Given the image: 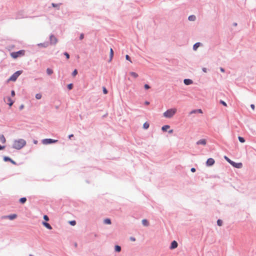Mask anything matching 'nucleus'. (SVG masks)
<instances>
[{"label":"nucleus","mask_w":256,"mask_h":256,"mask_svg":"<svg viewBox=\"0 0 256 256\" xmlns=\"http://www.w3.org/2000/svg\"><path fill=\"white\" fill-rule=\"evenodd\" d=\"M26 144V141L24 139L14 140L12 144V148L19 150Z\"/></svg>","instance_id":"nucleus-1"},{"label":"nucleus","mask_w":256,"mask_h":256,"mask_svg":"<svg viewBox=\"0 0 256 256\" xmlns=\"http://www.w3.org/2000/svg\"><path fill=\"white\" fill-rule=\"evenodd\" d=\"M22 70H20L14 72L8 80V82H16L18 77L22 73Z\"/></svg>","instance_id":"nucleus-2"},{"label":"nucleus","mask_w":256,"mask_h":256,"mask_svg":"<svg viewBox=\"0 0 256 256\" xmlns=\"http://www.w3.org/2000/svg\"><path fill=\"white\" fill-rule=\"evenodd\" d=\"M25 54V50H20L17 52H14L10 53V56L13 58H16L18 57L24 56Z\"/></svg>","instance_id":"nucleus-3"},{"label":"nucleus","mask_w":256,"mask_h":256,"mask_svg":"<svg viewBox=\"0 0 256 256\" xmlns=\"http://www.w3.org/2000/svg\"><path fill=\"white\" fill-rule=\"evenodd\" d=\"M176 113V110L174 109H168L164 113V116L166 118H171Z\"/></svg>","instance_id":"nucleus-4"},{"label":"nucleus","mask_w":256,"mask_h":256,"mask_svg":"<svg viewBox=\"0 0 256 256\" xmlns=\"http://www.w3.org/2000/svg\"><path fill=\"white\" fill-rule=\"evenodd\" d=\"M58 140H54L52 138H44L43 139L42 141V143L44 144H55L58 142Z\"/></svg>","instance_id":"nucleus-5"},{"label":"nucleus","mask_w":256,"mask_h":256,"mask_svg":"<svg viewBox=\"0 0 256 256\" xmlns=\"http://www.w3.org/2000/svg\"><path fill=\"white\" fill-rule=\"evenodd\" d=\"M57 38L54 34H50V36L49 44L54 45L57 43Z\"/></svg>","instance_id":"nucleus-6"},{"label":"nucleus","mask_w":256,"mask_h":256,"mask_svg":"<svg viewBox=\"0 0 256 256\" xmlns=\"http://www.w3.org/2000/svg\"><path fill=\"white\" fill-rule=\"evenodd\" d=\"M3 160L5 162H10L12 164L14 165H16L17 164L16 162L15 161H14L10 157L8 156H4L3 157Z\"/></svg>","instance_id":"nucleus-7"},{"label":"nucleus","mask_w":256,"mask_h":256,"mask_svg":"<svg viewBox=\"0 0 256 256\" xmlns=\"http://www.w3.org/2000/svg\"><path fill=\"white\" fill-rule=\"evenodd\" d=\"M215 163V160L213 158H208L206 162V166H211Z\"/></svg>","instance_id":"nucleus-8"},{"label":"nucleus","mask_w":256,"mask_h":256,"mask_svg":"<svg viewBox=\"0 0 256 256\" xmlns=\"http://www.w3.org/2000/svg\"><path fill=\"white\" fill-rule=\"evenodd\" d=\"M233 167L237 168H240L242 166V162H236L234 161L232 162L230 164Z\"/></svg>","instance_id":"nucleus-9"},{"label":"nucleus","mask_w":256,"mask_h":256,"mask_svg":"<svg viewBox=\"0 0 256 256\" xmlns=\"http://www.w3.org/2000/svg\"><path fill=\"white\" fill-rule=\"evenodd\" d=\"M26 17V14L22 11L19 12L16 15V19H20Z\"/></svg>","instance_id":"nucleus-10"},{"label":"nucleus","mask_w":256,"mask_h":256,"mask_svg":"<svg viewBox=\"0 0 256 256\" xmlns=\"http://www.w3.org/2000/svg\"><path fill=\"white\" fill-rule=\"evenodd\" d=\"M178 246V244L176 241L173 240L171 242L170 245V250H174Z\"/></svg>","instance_id":"nucleus-11"},{"label":"nucleus","mask_w":256,"mask_h":256,"mask_svg":"<svg viewBox=\"0 0 256 256\" xmlns=\"http://www.w3.org/2000/svg\"><path fill=\"white\" fill-rule=\"evenodd\" d=\"M184 83L186 86H188L193 84V81L191 79L185 78L184 80Z\"/></svg>","instance_id":"nucleus-12"},{"label":"nucleus","mask_w":256,"mask_h":256,"mask_svg":"<svg viewBox=\"0 0 256 256\" xmlns=\"http://www.w3.org/2000/svg\"><path fill=\"white\" fill-rule=\"evenodd\" d=\"M197 145L205 146L206 144V140L205 139H200L196 142Z\"/></svg>","instance_id":"nucleus-13"},{"label":"nucleus","mask_w":256,"mask_h":256,"mask_svg":"<svg viewBox=\"0 0 256 256\" xmlns=\"http://www.w3.org/2000/svg\"><path fill=\"white\" fill-rule=\"evenodd\" d=\"M49 46L48 42H45L42 43H40L38 44V46L42 47V48H47Z\"/></svg>","instance_id":"nucleus-14"},{"label":"nucleus","mask_w":256,"mask_h":256,"mask_svg":"<svg viewBox=\"0 0 256 256\" xmlns=\"http://www.w3.org/2000/svg\"><path fill=\"white\" fill-rule=\"evenodd\" d=\"M202 46V44L200 42H197L193 45L192 49L194 50H196L198 48Z\"/></svg>","instance_id":"nucleus-15"},{"label":"nucleus","mask_w":256,"mask_h":256,"mask_svg":"<svg viewBox=\"0 0 256 256\" xmlns=\"http://www.w3.org/2000/svg\"><path fill=\"white\" fill-rule=\"evenodd\" d=\"M42 225L45 226L46 228H48V230H52V226H51V225L46 222H42Z\"/></svg>","instance_id":"nucleus-16"},{"label":"nucleus","mask_w":256,"mask_h":256,"mask_svg":"<svg viewBox=\"0 0 256 256\" xmlns=\"http://www.w3.org/2000/svg\"><path fill=\"white\" fill-rule=\"evenodd\" d=\"M18 216L16 214H11L7 216L6 217L10 220H14L17 218Z\"/></svg>","instance_id":"nucleus-17"},{"label":"nucleus","mask_w":256,"mask_h":256,"mask_svg":"<svg viewBox=\"0 0 256 256\" xmlns=\"http://www.w3.org/2000/svg\"><path fill=\"white\" fill-rule=\"evenodd\" d=\"M170 126L169 125L166 124L164 125L162 127V130L164 132H166L168 130V128H170Z\"/></svg>","instance_id":"nucleus-18"},{"label":"nucleus","mask_w":256,"mask_h":256,"mask_svg":"<svg viewBox=\"0 0 256 256\" xmlns=\"http://www.w3.org/2000/svg\"><path fill=\"white\" fill-rule=\"evenodd\" d=\"M114 50L112 49V48H110V60H109L108 62H110L112 60L113 56H114Z\"/></svg>","instance_id":"nucleus-19"},{"label":"nucleus","mask_w":256,"mask_h":256,"mask_svg":"<svg viewBox=\"0 0 256 256\" xmlns=\"http://www.w3.org/2000/svg\"><path fill=\"white\" fill-rule=\"evenodd\" d=\"M52 6L54 8H56L57 10L60 9V6L62 4V3H58V4H55V3H52Z\"/></svg>","instance_id":"nucleus-20"},{"label":"nucleus","mask_w":256,"mask_h":256,"mask_svg":"<svg viewBox=\"0 0 256 256\" xmlns=\"http://www.w3.org/2000/svg\"><path fill=\"white\" fill-rule=\"evenodd\" d=\"M26 201V197H22L19 199L20 203L24 204Z\"/></svg>","instance_id":"nucleus-21"},{"label":"nucleus","mask_w":256,"mask_h":256,"mask_svg":"<svg viewBox=\"0 0 256 256\" xmlns=\"http://www.w3.org/2000/svg\"><path fill=\"white\" fill-rule=\"evenodd\" d=\"M121 250H122V248H121L120 246L118 245H116L114 246L115 252H119L121 251Z\"/></svg>","instance_id":"nucleus-22"},{"label":"nucleus","mask_w":256,"mask_h":256,"mask_svg":"<svg viewBox=\"0 0 256 256\" xmlns=\"http://www.w3.org/2000/svg\"><path fill=\"white\" fill-rule=\"evenodd\" d=\"M8 104L10 106H11L14 104V101L12 100V99L10 97L8 98Z\"/></svg>","instance_id":"nucleus-23"},{"label":"nucleus","mask_w":256,"mask_h":256,"mask_svg":"<svg viewBox=\"0 0 256 256\" xmlns=\"http://www.w3.org/2000/svg\"><path fill=\"white\" fill-rule=\"evenodd\" d=\"M0 141L2 144H4L6 142V138L3 134L0 135Z\"/></svg>","instance_id":"nucleus-24"},{"label":"nucleus","mask_w":256,"mask_h":256,"mask_svg":"<svg viewBox=\"0 0 256 256\" xmlns=\"http://www.w3.org/2000/svg\"><path fill=\"white\" fill-rule=\"evenodd\" d=\"M104 223L106 224H112L111 220L109 218H106L104 220Z\"/></svg>","instance_id":"nucleus-25"},{"label":"nucleus","mask_w":256,"mask_h":256,"mask_svg":"<svg viewBox=\"0 0 256 256\" xmlns=\"http://www.w3.org/2000/svg\"><path fill=\"white\" fill-rule=\"evenodd\" d=\"M142 224L144 226H148L149 225V222H148V220H146V219H143L142 220Z\"/></svg>","instance_id":"nucleus-26"},{"label":"nucleus","mask_w":256,"mask_h":256,"mask_svg":"<svg viewBox=\"0 0 256 256\" xmlns=\"http://www.w3.org/2000/svg\"><path fill=\"white\" fill-rule=\"evenodd\" d=\"M196 19V16L194 15H190L188 16V20L190 21H194Z\"/></svg>","instance_id":"nucleus-27"},{"label":"nucleus","mask_w":256,"mask_h":256,"mask_svg":"<svg viewBox=\"0 0 256 256\" xmlns=\"http://www.w3.org/2000/svg\"><path fill=\"white\" fill-rule=\"evenodd\" d=\"M150 126V124L148 122H145L143 124V128L144 130H147Z\"/></svg>","instance_id":"nucleus-28"},{"label":"nucleus","mask_w":256,"mask_h":256,"mask_svg":"<svg viewBox=\"0 0 256 256\" xmlns=\"http://www.w3.org/2000/svg\"><path fill=\"white\" fill-rule=\"evenodd\" d=\"M130 76H133L134 78H136L138 76V74L137 73H136L135 72H130Z\"/></svg>","instance_id":"nucleus-29"},{"label":"nucleus","mask_w":256,"mask_h":256,"mask_svg":"<svg viewBox=\"0 0 256 256\" xmlns=\"http://www.w3.org/2000/svg\"><path fill=\"white\" fill-rule=\"evenodd\" d=\"M196 112H198L200 114L202 113V111L201 109H197V110H194L191 112V114L196 113Z\"/></svg>","instance_id":"nucleus-30"},{"label":"nucleus","mask_w":256,"mask_h":256,"mask_svg":"<svg viewBox=\"0 0 256 256\" xmlns=\"http://www.w3.org/2000/svg\"><path fill=\"white\" fill-rule=\"evenodd\" d=\"M238 140L241 143H244L246 142L245 138L244 137L238 136Z\"/></svg>","instance_id":"nucleus-31"},{"label":"nucleus","mask_w":256,"mask_h":256,"mask_svg":"<svg viewBox=\"0 0 256 256\" xmlns=\"http://www.w3.org/2000/svg\"><path fill=\"white\" fill-rule=\"evenodd\" d=\"M46 73L48 75H51L53 73V70L51 68H48L46 69Z\"/></svg>","instance_id":"nucleus-32"},{"label":"nucleus","mask_w":256,"mask_h":256,"mask_svg":"<svg viewBox=\"0 0 256 256\" xmlns=\"http://www.w3.org/2000/svg\"><path fill=\"white\" fill-rule=\"evenodd\" d=\"M74 87V84L72 83L69 84L67 85V88L68 90H71Z\"/></svg>","instance_id":"nucleus-33"},{"label":"nucleus","mask_w":256,"mask_h":256,"mask_svg":"<svg viewBox=\"0 0 256 256\" xmlns=\"http://www.w3.org/2000/svg\"><path fill=\"white\" fill-rule=\"evenodd\" d=\"M68 223L72 226H74L76 224V221L75 220H70L68 222Z\"/></svg>","instance_id":"nucleus-34"},{"label":"nucleus","mask_w":256,"mask_h":256,"mask_svg":"<svg viewBox=\"0 0 256 256\" xmlns=\"http://www.w3.org/2000/svg\"><path fill=\"white\" fill-rule=\"evenodd\" d=\"M224 158L230 164H231L232 162L233 161L226 156H224Z\"/></svg>","instance_id":"nucleus-35"},{"label":"nucleus","mask_w":256,"mask_h":256,"mask_svg":"<svg viewBox=\"0 0 256 256\" xmlns=\"http://www.w3.org/2000/svg\"><path fill=\"white\" fill-rule=\"evenodd\" d=\"M42 94H36L35 96V98L37 100H40L42 98Z\"/></svg>","instance_id":"nucleus-36"},{"label":"nucleus","mask_w":256,"mask_h":256,"mask_svg":"<svg viewBox=\"0 0 256 256\" xmlns=\"http://www.w3.org/2000/svg\"><path fill=\"white\" fill-rule=\"evenodd\" d=\"M216 222H217L218 226H222V220L220 219H218V220Z\"/></svg>","instance_id":"nucleus-37"},{"label":"nucleus","mask_w":256,"mask_h":256,"mask_svg":"<svg viewBox=\"0 0 256 256\" xmlns=\"http://www.w3.org/2000/svg\"><path fill=\"white\" fill-rule=\"evenodd\" d=\"M78 72L76 69H75L72 72V76H75L77 74Z\"/></svg>","instance_id":"nucleus-38"},{"label":"nucleus","mask_w":256,"mask_h":256,"mask_svg":"<svg viewBox=\"0 0 256 256\" xmlns=\"http://www.w3.org/2000/svg\"><path fill=\"white\" fill-rule=\"evenodd\" d=\"M102 92L104 94H107L108 93V90L104 86L102 87Z\"/></svg>","instance_id":"nucleus-39"},{"label":"nucleus","mask_w":256,"mask_h":256,"mask_svg":"<svg viewBox=\"0 0 256 256\" xmlns=\"http://www.w3.org/2000/svg\"><path fill=\"white\" fill-rule=\"evenodd\" d=\"M220 104H222V105H223L224 106H227L226 103L223 100H220Z\"/></svg>","instance_id":"nucleus-40"},{"label":"nucleus","mask_w":256,"mask_h":256,"mask_svg":"<svg viewBox=\"0 0 256 256\" xmlns=\"http://www.w3.org/2000/svg\"><path fill=\"white\" fill-rule=\"evenodd\" d=\"M64 54L66 56V58L67 60H68V59H69V58H70V54H68V52H64Z\"/></svg>","instance_id":"nucleus-41"},{"label":"nucleus","mask_w":256,"mask_h":256,"mask_svg":"<svg viewBox=\"0 0 256 256\" xmlns=\"http://www.w3.org/2000/svg\"><path fill=\"white\" fill-rule=\"evenodd\" d=\"M126 60H128V61H130V62H132V60H131L130 57L128 55L126 54Z\"/></svg>","instance_id":"nucleus-42"},{"label":"nucleus","mask_w":256,"mask_h":256,"mask_svg":"<svg viewBox=\"0 0 256 256\" xmlns=\"http://www.w3.org/2000/svg\"><path fill=\"white\" fill-rule=\"evenodd\" d=\"M144 88L145 90H148L150 88V86L148 84H144Z\"/></svg>","instance_id":"nucleus-43"},{"label":"nucleus","mask_w":256,"mask_h":256,"mask_svg":"<svg viewBox=\"0 0 256 256\" xmlns=\"http://www.w3.org/2000/svg\"><path fill=\"white\" fill-rule=\"evenodd\" d=\"M44 219L46 221H48L49 220V218H48V216L47 215H44Z\"/></svg>","instance_id":"nucleus-44"},{"label":"nucleus","mask_w":256,"mask_h":256,"mask_svg":"<svg viewBox=\"0 0 256 256\" xmlns=\"http://www.w3.org/2000/svg\"><path fill=\"white\" fill-rule=\"evenodd\" d=\"M84 34L83 33L80 34V40H82L84 38Z\"/></svg>","instance_id":"nucleus-45"},{"label":"nucleus","mask_w":256,"mask_h":256,"mask_svg":"<svg viewBox=\"0 0 256 256\" xmlns=\"http://www.w3.org/2000/svg\"><path fill=\"white\" fill-rule=\"evenodd\" d=\"M16 94V93H15V92L14 90H12L11 91V96H14Z\"/></svg>","instance_id":"nucleus-46"},{"label":"nucleus","mask_w":256,"mask_h":256,"mask_svg":"<svg viewBox=\"0 0 256 256\" xmlns=\"http://www.w3.org/2000/svg\"><path fill=\"white\" fill-rule=\"evenodd\" d=\"M190 171L192 172H194L196 171V169L194 168H192L191 169H190Z\"/></svg>","instance_id":"nucleus-47"},{"label":"nucleus","mask_w":256,"mask_h":256,"mask_svg":"<svg viewBox=\"0 0 256 256\" xmlns=\"http://www.w3.org/2000/svg\"><path fill=\"white\" fill-rule=\"evenodd\" d=\"M130 240L132 242H134L136 240V238L132 236L130 237Z\"/></svg>","instance_id":"nucleus-48"},{"label":"nucleus","mask_w":256,"mask_h":256,"mask_svg":"<svg viewBox=\"0 0 256 256\" xmlns=\"http://www.w3.org/2000/svg\"><path fill=\"white\" fill-rule=\"evenodd\" d=\"M220 72H225L224 68L222 67H220Z\"/></svg>","instance_id":"nucleus-49"},{"label":"nucleus","mask_w":256,"mask_h":256,"mask_svg":"<svg viewBox=\"0 0 256 256\" xmlns=\"http://www.w3.org/2000/svg\"><path fill=\"white\" fill-rule=\"evenodd\" d=\"M5 147L6 146H2L0 144V150H3L5 148Z\"/></svg>","instance_id":"nucleus-50"},{"label":"nucleus","mask_w":256,"mask_h":256,"mask_svg":"<svg viewBox=\"0 0 256 256\" xmlns=\"http://www.w3.org/2000/svg\"><path fill=\"white\" fill-rule=\"evenodd\" d=\"M202 72H207V70H208V69H207L206 68H202Z\"/></svg>","instance_id":"nucleus-51"},{"label":"nucleus","mask_w":256,"mask_h":256,"mask_svg":"<svg viewBox=\"0 0 256 256\" xmlns=\"http://www.w3.org/2000/svg\"><path fill=\"white\" fill-rule=\"evenodd\" d=\"M250 106V108H252V109L253 110H254L255 106L254 104H251Z\"/></svg>","instance_id":"nucleus-52"},{"label":"nucleus","mask_w":256,"mask_h":256,"mask_svg":"<svg viewBox=\"0 0 256 256\" xmlns=\"http://www.w3.org/2000/svg\"><path fill=\"white\" fill-rule=\"evenodd\" d=\"M74 136V135L73 134H70L68 136V138L71 139L72 138H73Z\"/></svg>","instance_id":"nucleus-53"},{"label":"nucleus","mask_w":256,"mask_h":256,"mask_svg":"<svg viewBox=\"0 0 256 256\" xmlns=\"http://www.w3.org/2000/svg\"><path fill=\"white\" fill-rule=\"evenodd\" d=\"M24 106L23 104H22V105L20 106L19 109H20V110H22L24 108Z\"/></svg>","instance_id":"nucleus-54"},{"label":"nucleus","mask_w":256,"mask_h":256,"mask_svg":"<svg viewBox=\"0 0 256 256\" xmlns=\"http://www.w3.org/2000/svg\"><path fill=\"white\" fill-rule=\"evenodd\" d=\"M144 104L148 105V104H150V102L148 101H145Z\"/></svg>","instance_id":"nucleus-55"},{"label":"nucleus","mask_w":256,"mask_h":256,"mask_svg":"<svg viewBox=\"0 0 256 256\" xmlns=\"http://www.w3.org/2000/svg\"><path fill=\"white\" fill-rule=\"evenodd\" d=\"M169 134H172L173 132V130H170L168 131Z\"/></svg>","instance_id":"nucleus-56"},{"label":"nucleus","mask_w":256,"mask_h":256,"mask_svg":"<svg viewBox=\"0 0 256 256\" xmlns=\"http://www.w3.org/2000/svg\"><path fill=\"white\" fill-rule=\"evenodd\" d=\"M232 25L234 26H236L238 25V24L236 22H234Z\"/></svg>","instance_id":"nucleus-57"},{"label":"nucleus","mask_w":256,"mask_h":256,"mask_svg":"<svg viewBox=\"0 0 256 256\" xmlns=\"http://www.w3.org/2000/svg\"><path fill=\"white\" fill-rule=\"evenodd\" d=\"M34 144H36L38 143V141L36 140H34Z\"/></svg>","instance_id":"nucleus-58"},{"label":"nucleus","mask_w":256,"mask_h":256,"mask_svg":"<svg viewBox=\"0 0 256 256\" xmlns=\"http://www.w3.org/2000/svg\"><path fill=\"white\" fill-rule=\"evenodd\" d=\"M29 256H34V255H32V254H30Z\"/></svg>","instance_id":"nucleus-59"},{"label":"nucleus","mask_w":256,"mask_h":256,"mask_svg":"<svg viewBox=\"0 0 256 256\" xmlns=\"http://www.w3.org/2000/svg\"><path fill=\"white\" fill-rule=\"evenodd\" d=\"M77 246V244H76V243L75 244H74V246Z\"/></svg>","instance_id":"nucleus-60"}]
</instances>
